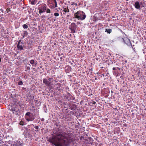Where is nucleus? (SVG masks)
<instances>
[{
    "label": "nucleus",
    "instance_id": "33",
    "mask_svg": "<svg viewBox=\"0 0 146 146\" xmlns=\"http://www.w3.org/2000/svg\"><path fill=\"white\" fill-rule=\"evenodd\" d=\"M7 11V12H9L10 11V9L9 8H7V10H6Z\"/></svg>",
    "mask_w": 146,
    "mask_h": 146
},
{
    "label": "nucleus",
    "instance_id": "22",
    "mask_svg": "<svg viewBox=\"0 0 146 146\" xmlns=\"http://www.w3.org/2000/svg\"><path fill=\"white\" fill-rule=\"evenodd\" d=\"M47 13H50L51 11L49 9H48L46 8V11Z\"/></svg>",
    "mask_w": 146,
    "mask_h": 146
},
{
    "label": "nucleus",
    "instance_id": "15",
    "mask_svg": "<svg viewBox=\"0 0 146 146\" xmlns=\"http://www.w3.org/2000/svg\"><path fill=\"white\" fill-rule=\"evenodd\" d=\"M31 66L30 64H28L27 65L25 66V71H28V72H29L30 70V66Z\"/></svg>",
    "mask_w": 146,
    "mask_h": 146
},
{
    "label": "nucleus",
    "instance_id": "53",
    "mask_svg": "<svg viewBox=\"0 0 146 146\" xmlns=\"http://www.w3.org/2000/svg\"><path fill=\"white\" fill-rule=\"evenodd\" d=\"M42 20H43H43H44V19H42Z\"/></svg>",
    "mask_w": 146,
    "mask_h": 146
},
{
    "label": "nucleus",
    "instance_id": "24",
    "mask_svg": "<svg viewBox=\"0 0 146 146\" xmlns=\"http://www.w3.org/2000/svg\"><path fill=\"white\" fill-rule=\"evenodd\" d=\"M11 111L13 112V113H15V111H16V109L14 108H13L10 110Z\"/></svg>",
    "mask_w": 146,
    "mask_h": 146
},
{
    "label": "nucleus",
    "instance_id": "26",
    "mask_svg": "<svg viewBox=\"0 0 146 146\" xmlns=\"http://www.w3.org/2000/svg\"><path fill=\"white\" fill-rule=\"evenodd\" d=\"M18 84L19 85H22L23 83L22 81H19L18 82Z\"/></svg>",
    "mask_w": 146,
    "mask_h": 146
},
{
    "label": "nucleus",
    "instance_id": "21",
    "mask_svg": "<svg viewBox=\"0 0 146 146\" xmlns=\"http://www.w3.org/2000/svg\"><path fill=\"white\" fill-rule=\"evenodd\" d=\"M22 26L24 29H27L28 28V25L25 24H24Z\"/></svg>",
    "mask_w": 146,
    "mask_h": 146
},
{
    "label": "nucleus",
    "instance_id": "5",
    "mask_svg": "<svg viewBox=\"0 0 146 146\" xmlns=\"http://www.w3.org/2000/svg\"><path fill=\"white\" fill-rule=\"evenodd\" d=\"M53 78H49L48 79L46 78L43 79V83L47 87H50L51 84V81Z\"/></svg>",
    "mask_w": 146,
    "mask_h": 146
},
{
    "label": "nucleus",
    "instance_id": "23",
    "mask_svg": "<svg viewBox=\"0 0 146 146\" xmlns=\"http://www.w3.org/2000/svg\"><path fill=\"white\" fill-rule=\"evenodd\" d=\"M34 127L36 129V130H35L36 132H37L38 131V129L39 127L38 126H35Z\"/></svg>",
    "mask_w": 146,
    "mask_h": 146
},
{
    "label": "nucleus",
    "instance_id": "30",
    "mask_svg": "<svg viewBox=\"0 0 146 146\" xmlns=\"http://www.w3.org/2000/svg\"><path fill=\"white\" fill-rule=\"evenodd\" d=\"M112 70L114 71H115L117 70V68L113 67L112 68Z\"/></svg>",
    "mask_w": 146,
    "mask_h": 146
},
{
    "label": "nucleus",
    "instance_id": "52",
    "mask_svg": "<svg viewBox=\"0 0 146 146\" xmlns=\"http://www.w3.org/2000/svg\"><path fill=\"white\" fill-rule=\"evenodd\" d=\"M144 7V6H143V7Z\"/></svg>",
    "mask_w": 146,
    "mask_h": 146
},
{
    "label": "nucleus",
    "instance_id": "16",
    "mask_svg": "<svg viewBox=\"0 0 146 146\" xmlns=\"http://www.w3.org/2000/svg\"><path fill=\"white\" fill-rule=\"evenodd\" d=\"M28 33L27 31H24L23 33L21 34V35L23 36L22 39H23L25 36H26L28 35Z\"/></svg>",
    "mask_w": 146,
    "mask_h": 146
},
{
    "label": "nucleus",
    "instance_id": "34",
    "mask_svg": "<svg viewBox=\"0 0 146 146\" xmlns=\"http://www.w3.org/2000/svg\"><path fill=\"white\" fill-rule=\"evenodd\" d=\"M44 119L43 118H42L41 119V121H44Z\"/></svg>",
    "mask_w": 146,
    "mask_h": 146
},
{
    "label": "nucleus",
    "instance_id": "47",
    "mask_svg": "<svg viewBox=\"0 0 146 146\" xmlns=\"http://www.w3.org/2000/svg\"><path fill=\"white\" fill-rule=\"evenodd\" d=\"M1 58H0V62H1Z\"/></svg>",
    "mask_w": 146,
    "mask_h": 146
},
{
    "label": "nucleus",
    "instance_id": "12",
    "mask_svg": "<svg viewBox=\"0 0 146 146\" xmlns=\"http://www.w3.org/2000/svg\"><path fill=\"white\" fill-rule=\"evenodd\" d=\"M72 70L71 67L69 66H67L65 68V72L66 73H69Z\"/></svg>",
    "mask_w": 146,
    "mask_h": 146
},
{
    "label": "nucleus",
    "instance_id": "45",
    "mask_svg": "<svg viewBox=\"0 0 146 146\" xmlns=\"http://www.w3.org/2000/svg\"><path fill=\"white\" fill-rule=\"evenodd\" d=\"M118 64H116V65L117 66H119V65H118Z\"/></svg>",
    "mask_w": 146,
    "mask_h": 146
},
{
    "label": "nucleus",
    "instance_id": "31",
    "mask_svg": "<svg viewBox=\"0 0 146 146\" xmlns=\"http://www.w3.org/2000/svg\"><path fill=\"white\" fill-rule=\"evenodd\" d=\"M20 124L21 125H23V122L22 121H21L20 123Z\"/></svg>",
    "mask_w": 146,
    "mask_h": 146
},
{
    "label": "nucleus",
    "instance_id": "38",
    "mask_svg": "<svg viewBox=\"0 0 146 146\" xmlns=\"http://www.w3.org/2000/svg\"><path fill=\"white\" fill-rule=\"evenodd\" d=\"M0 11H1V12H3V10L2 9H1L0 10Z\"/></svg>",
    "mask_w": 146,
    "mask_h": 146
},
{
    "label": "nucleus",
    "instance_id": "10",
    "mask_svg": "<svg viewBox=\"0 0 146 146\" xmlns=\"http://www.w3.org/2000/svg\"><path fill=\"white\" fill-rule=\"evenodd\" d=\"M62 84L60 83H57L55 85V87L57 90L59 91L62 89Z\"/></svg>",
    "mask_w": 146,
    "mask_h": 146
},
{
    "label": "nucleus",
    "instance_id": "35",
    "mask_svg": "<svg viewBox=\"0 0 146 146\" xmlns=\"http://www.w3.org/2000/svg\"><path fill=\"white\" fill-rule=\"evenodd\" d=\"M31 4H32V5H34L35 4V3L34 2H31Z\"/></svg>",
    "mask_w": 146,
    "mask_h": 146
},
{
    "label": "nucleus",
    "instance_id": "11",
    "mask_svg": "<svg viewBox=\"0 0 146 146\" xmlns=\"http://www.w3.org/2000/svg\"><path fill=\"white\" fill-rule=\"evenodd\" d=\"M76 106L75 104L70 103L68 105V108L71 110H75L76 109Z\"/></svg>",
    "mask_w": 146,
    "mask_h": 146
},
{
    "label": "nucleus",
    "instance_id": "46",
    "mask_svg": "<svg viewBox=\"0 0 146 146\" xmlns=\"http://www.w3.org/2000/svg\"><path fill=\"white\" fill-rule=\"evenodd\" d=\"M50 19V17H48V19H47V20H49Z\"/></svg>",
    "mask_w": 146,
    "mask_h": 146
},
{
    "label": "nucleus",
    "instance_id": "36",
    "mask_svg": "<svg viewBox=\"0 0 146 146\" xmlns=\"http://www.w3.org/2000/svg\"><path fill=\"white\" fill-rule=\"evenodd\" d=\"M118 69L119 70H120V68L119 67H117V69Z\"/></svg>",
    "mask_w": 146,
    "mask_h": 146
},
{
    "label": "nucleus",
    "instance_id": "37",
    "mask_svg": "<svg viewBox=\"0 0 146 146\" xmlns=\"http://www.w3.org/2000/svg\"><path fill=\"white\" fill-rule=\"evenodd\" d=\"M96 103V102H93V104H95Z\"/></svg>",
    "mask_w": 146,
    "mask_h": 146
},
{
    "label": "nucleus",
    "instance_id": "41",
    "mask_svg": "<svg viewBox=\"0 0 146 146\" xmlns=\"http://www.w3.org/2000/svg\"><path fill=\"white\" fill-rule=\"evenodd\" d=\"M42 18L44 17V15H42Z\"/></svg>",
    "mask_w": 146,
    "mask_h": 146
},
{
    "label": "nucleus",
    "instance_id": "28",
    "mask_svg": "<svg viewBox=\"0 0 146 146\" xmlns=\"http://www.w3.org/2000/svg\"><path fill=\"white\" fill-rule=\"evenodd\" d=\"M15 113H16V115H19V111L18 110H16L15 111Z\"/></svg>",
    "mask_w": 146,
    "mask_h": 146
},
{
    "label": "nucleus",
    "instance_id": "6",
    "mask_svg": "<svg viewBox=\"0 0 146 146\" xmlns=\"http://www.w3.org/2000/svg\"><path fill=\"white\" fill-rule=\"evenodd\" d=\"M64 97L67 101L69 102L71 100H75V97L72 96V95L69 93H67V94L64 96Z\"/></svg>",
    "mask_w": 146,
    "mask_h": 146
},
{
    "label": "nucleus",
    "instance_id": "29",
    "mask_svg": "<svg viewBox=\"0 0 146 146\" xmlns=\"http://www.w3.org/2000/svg\"><path fill=\"white\" fill-rule=\"evenodd\" d=\"M50 7L52 9H53L54 8V4H52V5L51 4L50 5Z\"/></svg>",
    "mask_w": 146,
    "mask_h": 146
},
{
    "label": "nucleus",
    "instance_id": "42",
    "mask_svg": "<svg viewBox=\"0 0 146 146\" xmlns=\"http://www.w3.org/2000/svg\"><path fill=\"white\" fill-rule=\"evenodd\" d=\"M60 58L62 60V57H61Z\"/></svg>",
    "mask_w": 146,
    "mask_h": 146
},
{
    "label": "nucleus",
    "instance_id": "20",
    "mask_svg": "<svg viewBox=\"0 0 146 146\" xmlns=\"http://www.w3.org/2000/svg\"><path fill=\"white\" fill-rule=\"evenodd\" d=\"M65 90L66 93H69V88L68 86H66Z\"/></svg>",
    "mask_w": 146,
    "mask_h": 146
},
{
    "label": "nucleus",
    "instance_id": "17",
    "mask_svg": "<svg viewBox=\"0 0 146 146\" xmlns=\"http://www.w3.org/2000/svg\"><path fill=\"white\" fill-rule=\"evenodd\" d=\"M113 74L116 76H119V74L118 72L116 70L113 72Z\"/></svg>",
    "mask_w": 146,
    "mask_h": 146
},
{
    "label": "nucleus",
    "instance_id": "7",
    "mask_svg": "<svg viewBox=\"0 0 146 146\" xmlns=\"http://www.w3.org/2000/svg\"><path fill=\"white\" fill-rule=\"evenodd\" d=\"M24 46V43L21 42V40H19L17 45V47L18 50H23Z\"/></svg>",
    "mask_w": 146,
    "mask_h": 146
},
{
    "label": "nucleus",
    "instance_id": "18",
    "mask_svg": "<svg viewBox=\"0 0 146 146\" xmlns=\"http://www.w3.org/2000/svg\"><path fill=\"white\" fill-rule=\"evenodd\" d=\"M112 29H106L105 30V32L108 34H110L112 32Z\"/></svg>",
    "mask_w": 146,
    "mask_h": 146
},
{
    "label": "nucleus",
    "instance_id": "19",
    "mask_svg": "<svg viewBox=\"0 0 146 146\" xmlns=\"http://www.w3.org/2000/svg\"><path fill=\"white\" fill-rule=\"evenodd\" d=\"M63 11L65 13H63V14H64L66 13H68V12H69V9H68V8L67 7V8H65L63 10Z\"/></svg>",
    "mask_w": 146,
    "mask_h": 146
},
{
    "label": "nucleus",
    "instance_id": "48",
    "mask_svg": "<svg viewBox=\"0 0 146 146\" xmlns=\"http://www.w3.org/2000/svg\"><path fill=\"white\" fill-rule=\"evenodd\" d=\"M69 15H67V17H69Z\"/></svg>",
    "mask_w": 146,
    "mask_h": 146
},
{
    "label": "nucleus",
    "instance_id": "4",
    "mask_svg": "<svg viewBox=\"0 0 146 146\" xmlns=\"http://www.w3.org/2000/svg\"><path fill=\"white\" fill-rule=\"evenodd\" d=\"M47 7L44 4H42L39 5L38 9L39 10V13L40 14L45 12Z\"/></svg>",
    "mask_w": 146,
    "mask_h": 146
},
{
    "label": "nucleus",
    "instance_id": "25",
    "mask_svg": "<svg viewBox=\"0 0 146 146\" xmlns=\"http://www.w3.org/2000/svg\"><path fill=\"white\" fill-rule=\"evenodd\" d=\"M54 1V3H55V6H54V8L57 7V3L56 0H53Z\"/></svg>",
    "mask_w": 146,
    "mask_h": 146
},
{
    "label": "nucleus",
    "instance_id": "40",
    "mask_svg": "<svg viewBox=\"0 0 146 146\" xmlns=\"http://www.w3.org/2000/svg\"><path fill=\"white\" fill-rule=\"evenodd\" d=\"M140 4V5H142V2H141Z\"/></svg>",
    "mask_w": 146,
    "mask_h": 146
},
{
    "label": "nucleus",
    "instance_id": "3",
    "mask_svg": "<svg viewBox=\"0 0 146 146\" xmlns=\"http://www.w3.org/2000/svg\"><path fill=\"white\" fill-rule=\"evenodd\" d=\"M25 118L26 120L29 122V121H32L35 119V116L33 113H31L30 112H27L25 115Z\"/></svg>",
    "mask_w": 146,
    "mask_h": 146
},
{
    "label": "nucleus",
    "instance_id": "43",
    "mask_svg": "<svg viewBox=\"0 0 146 146\" xmlns=\"http://www.w3.org/2000/svg\"><path fill=\"white\" fill-rule=\"evenodd\" d=\"M32 108H35V107L34 106H32Z\"/></svg>",
    "mask_w": 146,
    "mask_h": 146
},
{
    "label": "nucleus",
    "instance_id": "13",
    "mask_svg": "<svg viewBox=\"0 0 146 146\" xmlns=\"http://www.w3.org/2000/svg\"><path fill=\"white\" fill-rule=\"evenodd\" d=\"M134 6L135 8L137 9H140V5L139 2L138 1H137L135 2L134 4Z\"/></svg>",
    "mask_w": 146,
    "mask_h": 146
},
{
    "label": "nucleus",
    "instance_id": "14",
    "mask_svg": "<svg viewBox=\"0 0 146 146\" xmlns=\"http://www.w3.org/2000/svg\"><path fill=\"white\" fill-rule=\"evenodd\" d=\"M30 63L33 66L35 67L37 64V62H35L34 60H31Z\"/></svg>",
    "mask_w": 146,
    "mask_h": 146
},
{
    "label": "nucleus",
    "instance_id": "49",
    "mask_svg": "<svg viewBox=\"0 0 146 146\" xmlns=\"http://www.w3.org/2000/svg\"><path fill=\"white\" fill-rule=\"evenodd\" d=\"M123 74H124V73H122V75H123Z\"/></svg>",
    "mask_w": 146,
    "mask_h": 146
},
{
    "label": "nucleus",
    "instance_id": "32",
    "mask_svg": "<svg viewBox=\"0 0 146 146\" xmlns=\"http://www.w3.org/2000/svg\"><path fill=\"white\" fill-rule=\"evenodd\" d=\"M75 5L76 6L77 5V3H75L74 2H72V5Z\"/></svg>",
    "mask_w": 146,
    "mask_h": 146
},
{
    "label": "nucleus",
    "instance_id": "8",
    "mask_svg": "<svg viewBox=\"0 0 146 146\" xmlns=\"http://www.w3.org/2000/svg\"><path fill=\"white\" fill-rule=\"evenodd\" d=\"M77 26L75 23H72L71 24L70 27H69L72 32L74 33L75 32L77 28Z\"/></svg>",
    "mask_w": 146,
    "mask_h": 146
},
{
    "label": "nucleus",
    "instance_id": "2",
    "mask_svg": "<svg viewBox=\"0 0 146 146\" xmlns=\"http://www.w3.org/2000/svg\"><path fill=\"white\" fill-rule=\"evenodd\" d=\"M74 18L78 19L79 20H83L86 17L85 13L83 11H79L74 14Z\"/></svg>",
    "mask_w": 146,
    "mask_h": 146
},
{
    "label": "nucleus",
    "instance_id": "51",
    "mask_svg": "<svg viewBox=\"0 0 146 146\" xmlns=\"http://www.w3.org/2000/svg\"><path fill=\"white\" fill-rule=\"evenodd\" d=\"M33 110V111H34V110H35V109Z\"/></svg>",
    "mask_w": 146,
    "mask_h": 146
},
{
    "label": "nucleus",
    "instance_id": "39",
    "mask_svg": "<svg viewBox=\"0 0 146 146\" xmlns=\"http://www.w3.org/2000/svg\"><path fill=\"white\" fill-rule=\"evenodd\" d=\"M123 77L122 76H121L120 77V78H121V79H123Z\"/></svg>",
    "mask_w": 146,
    "mask_h": 146
},
{
    "label": "nucleus",
    "instance_id": "50",
    "mask_svg": "<svg viewBox=\"0 0 146 146\" xmlns=\"http://www.w3.org/2000/svg\"><path fill=\"white\" fill-rule=\"evenodd\" d=\"M39 2L37 4H39Z\"/></svg>",
    "mask_w": 146,
    "mask_h": 146
},
{
    "label": "nucleus",
    "instance_id": "27",
    "mask_svg": "<svg viewBox=\"0 0 146 146\" xmlns=\"http://www.w3.org/2000/svg\"><path fill=\"white\" fill-rule=\"evenodd\" d=\"M54 15L56 17H58L59 15V14L58 13H54Z\"/></svg>",
    "mask_w": 146,
    "mask_h": 146
},
{
    "label": "nucleus",
    "instance_id": "9",
    "mask_svg": "<svg viewBox=\"0 0 146 146\" xmlns=\"http://www.w3.org/2000/svg\"><path fill=\"white\" fill-rule=\"evenodd\" d=\"M124 42L129 46H131L132 48L133 49V46H132V44L131 41L129 39L125 37L124 38H122Z\"/></svg>",
    "mask_w": 146,
    "mask_h": 146
},
{
    "label": "nucleus",
    "instance_id": "1",
    "mask_svg": "<svg viewBox=\"0 0 146 146\" xmlns=\"http://www.w3.org/2000/svg\"><path fill=\"white\" fill-rule=\"evenodd\" d=\"M54 135L50 141L55 146H69L74 144L75 140L72 133L67 134L58 129L54 132Z\"/></svg>",
    "mask_w": 146,
    "mask_h": 146
},
{
    "label": "nucleus",
    "instance_id": "44",
    "mask_svg": "<svg viewBox=\"0 0 146 146\" xmlns=\"http://www.w3.org/2000/svg\"><path fill=\"white\" fill-rule=\"evenodd\" d=\"M77 24H80V22H78V23H77Z\"/></svg>",
    "mask_w": 146,
    "mask_h": 146
}]
</instances>
